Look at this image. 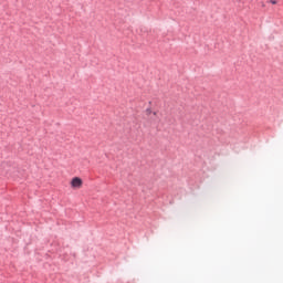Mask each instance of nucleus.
<instances>
[{
	"label": "nucleus",
	"instance_id": "obj_1",
	"mask_svg": "<svg viewBox=\"0 0 283 283\" xmlns=\"http://www.w3.org/2000/svg\"><path fill=\"white\" fill-rule=\"evenodd\" d=\"M71 187L72 189H81L83 187V179H81L80 177L72 178Z\"/></svg>",
	"mask_w": 283,
	"mask_h": 283
},
{
	"label": "nucleus",
	"instance_id": "obj_2",
	"mask_svg": "<svg viewBox=\"0 0 283 283\" xmlns=\"http://www.w3.org/2000/svg\"><path fill=\"white\" fill-rule=\"evenodd\" d=\"M270 3H272V6H276L277 0H270Z\"/></svg>",
	"mask_w": 283,
	"mask_h": 283
}]
</instances>
